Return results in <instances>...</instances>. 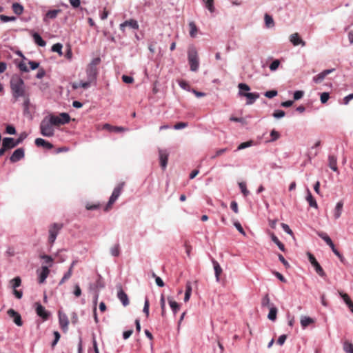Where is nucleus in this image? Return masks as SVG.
I'll return each mask as SVG.
<instances>
[{"mask_svg": "<svg viewBox=\"0 0 353 353\" xmlns=\"http://www.w3.org/2000/svg\"><path fill=\"white\" fill-rule=\"evenodd\" d=\"M188 59L190 64V70L196 72L199 68V60L198 52L195 47L191 46L188 48Z\"/></svg>", "mask_w": 353, "mask_h": 353, "instance_id": "39448f33", "label": "nucleus"}, {"mask_svg": "<svg viewBox=\"0 0 353 353\" xmlns=\"http://www.w3.org/2000/svg\"><path fill=\"white\" fill-rule=\"evenodd\" d=\"M212 263L214 270L216 280L217 282H219L220 274L222 272V268H221L219 263L216 261L212 260Z\"/></svg>", "mask_w": 353, "mask_h": 353, "instance_id": "5701e85b", "label": "nucleus"}, {"mask_svg": "<svg viewBox=\"0 0 353 353\" xmlns=\"http://www.w3.org/2000/svg\"><path fill=\"white\" fill-rule=\"evenodd\" d=\"M190 27V36L192 38H195L198 32V28L194 21H190L189 23Z\"/></svg>", "mask_w": 353, "mask_h": 353, "instance_id": "cd10ccee", "label": "nucleus"}, {"mask_svg": "<svg viewBox=\"0 0 353 353\" xmlns=\"http://www.w3.org/2000/svg\"><path fill=\"white\" fill-rule=\"evenodd\" d=\"M188 126V123L179 122L174 125V130H181Z\"/></svg>", "mask_w": 353, "mask_h": 353, "instance_id": "774afa93", "label": "nucleus"}, {"mask_svg": "<svg viewBox=\"0 0 353 353\" xmlns=\"http://www.w3.org/2000/svg\"><path fill=\"white\" fill-rule=\"evenodd\" d=\"M159 161L161 168L165 170L168 161L169 154L165 150H159Z\"/></svg>", "mask_w": 353, "mask_h": 353, "instance_id": "9b49d317", "label": "nucleus"}, {"mask_svg": "<svg viewBox=\"0 0 353 353\" xmlns=\"http://www.w3.org/2000/svg\"><path fill=\"white\" fill-rule=\"evenodd\" d=\"M32 37L34 39V41L39 46L44 47L46 45V42L42 39L40 34L37 32H33L32 34Z\"/></svg>", "mask_w": 353, "mask_h": 353, "instance_id": "412c9836", "label": "nucleus"}, {"mask_svg": "<svg viewBox=\"0 0 353 353\" xmlns=\"http://www.w3.org/2000/svg\"><path fill=\"white\" fill-rule=\"evenodd\" d=\"M205 3V8L211 12L213 13L215 11L214 6V0H203Z\"/></svg>", "mask_w": 353, "mask_h": 353, "instance_id": "e433bc0d", "label": "nucleus"}, {"mask_svg": "<svg viewBox=\"0 0 353 353\" xmlns=\"http://www.w3.org/2000/svg\"><path fill=\"white\" fill-rule=\"evenodd\" d=\"M40 132L46 137H51L54 134L53 125L46 118L43 119L40 123Z\"/></svg>", "mask_w": 353, "mask_h": 353, "instance_id": "423d86ee", "label": "nucleus"}, {"mask_svg": "<svg viewBox=\"0 0 353 353\" xmlns=\"http://www.w3.org/2000/svg\"><path fill=\"white\" fill-rule=\"evenodd\" d=\"M278 94V92L275 90L267 91L264 93V96L267 98L271 99L276 97Z\"/></svg>", "mask_w": 353, "mask_h": 353, "instance_id": "5fc2aeb1", "label": "nucleus"}, {"mask_svg": "<svg viewBox=\"0 0 353 353\" xmlns=\"http://www.w3.org/2000/svg\"><path fill=\"white\" fill-rule=\"evenodd\" d=\"M25 156L24 150L22 148H17L14 151L10 157V161L12 163H16L22 159Z\"/></svg>", "mask_w": 353, "mask_h": 353, "instance_id": "ddd939ff", "label": "nucleus"}, {"mask_svg": "<svg viewBox=\"0 0 353 353\" xmlns=\"http://www.w3.org/2000/svg\"><path fill=\"white\" fill-rule=\"evenodd\" d=\"M6 132L9 134H14L16 133L15 128L13 125H8L6 128Z\"/></svg>", "mask_w": 353, "mask_h": 353, "instance_id": "338daca9", "label": "nucleus"}, {"mask_svg": "<svg viewBox=\"0 0 353 353\" xmlns=\"http://www.w3.org/2000/svg\"><path fill=\"white\" fill-rule=\"evenodd\" d=\"M270 299L268 294H265L261 301V305L263 307H268L270 305Z\"/></svg>", "mask_w": 353, "mask_h": 353, "instance_id": "4d7b16f0", "label": "nucleus"}, {"mask_svg": "<svg viewBox=\"0 0 353 353\" xmlns=\"http://www.w3.org/2000/svg\"><path fill=\"white\" fill-rule=\"evenodd\" d=\"M271 239L275 244L277 245V246L281 251L285 250V246L283 243H282L274 234H272Z\"/></svg>", "mask_w": 353, "mask_h": 353, "instance_id": "c9c22d12", "label": "nucleus"}, {"mask_svg": "<svg viewBox=\"0 0 353 353\" xmlns=\"http://www.w3.org/2000/svg\"><path fill=\"white\" fill-rule=\"evenodd\" d=\"M59 117L61 119V121L63 122V125L70 122V117L68 113H65V112L61 113L59 114Z\"/></svg>", "mask_w": 353, "mask_h": 353, "instance_id": "ea45409f", "label": "nucleus"}, {"mask_svg": "<svg viewBox=\"0 0 353 353\" xmlns=\"http://www.w3.org/2000/svg\"><path fill=\"white\" fill-rule=\"evenodd\" d=\"M35 145L38 147H43L48 150L53 148V145L42 138H37L34 141Z\"/></svg>", "mask_w": 353, "mask_h": 353, "instance_id": "f3484780", "label": "nucleus"}, {"mask_svg": "<svg viewBox=\"0 0 353 353\" xmlns=\"http://www.w3.org/2000/svg\"><path fill=\"white\" fill-rule=\"evenodd\" d=\"M330 98V94L328 92H323L321 94V102L322 103H325Z\"/></svg>", "mask_w": 353, "mask_h": 353, "instance_id": "680f3d73", "label": "nucleus"}, {"mask_svg": "<svg viewBox=\"0 0 353 353\" xmlns=\"http://www.w3.org/2000/svg\"><path fill=\"white\" fill-rule=\"evenodd\" d=\"M343 203L342 201H339L336 203V207L334 210V216L335 219H337L341 216L343 210Z\"/></svg>", "mask_w": 353, "mask_h": 353, "instance_id": "b1692460", "label": "nucleus"}, {"mask_svg": "<svg viewBox=\"0 0 353 353\" xmlns=\"http://www.w3.org/2000/svg\"><path fill=\"white\" fill-rule=\"evenodd\" d=\"M10 283H11L12 286L14 288V290H15L17 288H18L21 285V280L20 277L17 276V277L14 278L13 279H12L10 281Z\"/></svg>", "mask_w": 353, "mask_h": 353, "instance_id": "37998d69", "label": "nucleus"}, {"mask_svg": "<svg viewBox=\"0 0 353 353\" xmlns=\"http://www.w3.org/2000/svg\"><path fill=\"white\" fill-rule=\"evenodd\" d=\"M276 314H277V308L274 306H272L270 308V312L268 315V318L272 321H274L276 319Z\"/></svg>", "mask_w": 353, "mask_h": 353, "instance_id": "2f4dec72", "label": "nucleus"}, {"mask_svg": "<svg viewBox=\"0 0 353 353\" xmlns=\"http://www.w3.org/2000/svg\"><path fill=\"white\" fill-rule=\"evenodd\" d=\"M285 115V113L283 110H277L276 111L274 112L272 116L275 118V119H281V118H283L284 117Z\"/></svg>", "mask_w": 353, "mask_h": 353, "instance_id": "3c124183", "label": "nucleus"}, {"mask_svg": "<svg viewBox=\"0 0 353 353\" xmlns=\"http://www.w3.org/2000/svg\"><path fill=\"white\" fill-rule=\"evenodd\" d=\"M50 273V270L48 266H42L41 271L39 276V283H43L46 281L48 274Z\"/></svg>", "mask_w": 353, "mask_h": 353, "instance_id": "aec40b11", "label": "nucleus"}, {"mask_svg": "<svg viewBox=\"0 0 353 353\" xmlns=\"http://www.w3.org/2000/svg\"><path fill=\"white\" fill-rule=\"evenodd\" d=\"M290 41L295 46L299 45L305 46L306 45L305 42L300 38L299 34L296 32L290 36Z\"/></svg>", "mask_w": 353, "mask_h": 353, "instance_id": "dca6fc26", "label": "nucleus"}, {"mask_svg": "<svg viewBox=\"0 0 353 353\" xmlns=\"http://www.w3.org/2000/svg\"><path fill=\"white\" fill-rule=\"evenodd\" d=\"M239 186L244 196H248L250 192L247 190L246 184L244 182L239 183Z\"/></svg>", "mask_w": 353, "mask_h": 353, "instance_id": "864d4df0", "label": "nucleus"}, {"mask_svg": "<svg viewBox=\"0 0 353 353\" xmlns=\"http://www.w3.org/2000/svg\"><path fill=\"white\" fill-rule=\"evenodd\" d=\"M192 293V286L190 282L186 284V289L184 296V301L187 302L189 301Z\"/></svg>", "mask_w": 353, "mask_h": 353, "instance_id": "f704fd0d", "label": "nucleus"}, {"mask_svg": "<svg viewBox=\"0 0 353 353\" xmlns=\"http://www.w3.org/2000/svg\"><path fill=\"white\" fill-rule=\"evenodd\" d=\"M123 187V183H120L113 190V192L112 193V195L110 196L109 201L105 208V211L109 210V209L111 208V206L113 205V203L117 200L119 196H120L122 189Z\"/></svg>", "mask_w": 353, "mask_h": 353, "instance_id": "6e6552de", "label": "nucleus"}, {"mask_svg": "<svg viewBox=\"0 0 353 353\" xmlns=\"http://www.w3.org/2000/svg\"><path fill=\"white\" fill-rule=\"evenodd\" d=\"M62 227H63L62 224L56 223L50 225L49 230H48V233H49L48 242L51 245H52L53 243H54V241L57 239V236L58 234L59 233V231L61 230Z\"/></svg>", "mask_w": 353, "mask_h": 353, "instance_id": "0eeeda50", "label": "nucleus"}, {"mask_svg": "<svg viewBox=\"0 0 353 353\" xmlns=\"http://www.w3.org/2000/svg\"><path fill=\"white\" fill-rule=\"evenodd\" d=\"M12 8L13 12L17 15H21L24 10L23 6L21 3L17 2L12 3Z\"/></svg>", "mask_w": 353, "mask_h": 353, "instance_id": "393cba45", "label": "nucleus"}, {"mask_svg": "<svg viewBox=\"0 0 353 353\" xmlns=\"http://www.w3.org/2000/svg\"><path fill=\"white\" fill-rule=\"evenodd\" d=\"M306 201L308 202L309 205L312 208H317L318 205L315 199L312 195L309 189L307 190Z\"/></svg>", "mask_w": 353, "mask_h": 353, "instance_id": "4be33fe9", "label": "nucleus"}, {"mask_svg": "<svg viewBox=\"0 0 353 353\" xmlns=\"http://www.w3.org/2000/svg\"><path fill=\"white\" fill-rule=\"evenodd\" d=\"M117 297L119 301L122 303L123 306H127L129 305V299L127 294L121 289L117 292Z\"/></svg>", "mask_w": 353, "mask_h": 353, "instance_id": "6ab92c4d", "label": "nucleus"}, {"mask_svg": "<svg viewBox=\"0 0 353 353\" xmlns=\"http://www.w3.org/2000/svg\"><path fill=\"white\" fill-rule=\"evenodd\" d=\"M270 136H271V139L269 141L270 142H273V141H276L277 139H279L280 137V134L279 132H277L276 130H272L271 132H270Z\"/></svg>", "mask_w": 353, "mask_h": 353, "instance_id": "a18cd8bd", "label": "nucleus"}, {"mask_svg": "<svg viewBox=\"0 0 353 353\" xmlns=\"http://www.w3.org/2000/svg\"><path fill=\"white\" fill-rule=\"evenodd\" d=\"M125 24L126 26H128L134 30H138L139 27L138 22L134 19L127 20L125 21Z\"/></svg>", "mask_w": 353, "mask_h": 353, "instance_id": "72a5a7b5", "label": "nucleus"}, {"mask_svg": "<svg viewBox=\"0 0 353 353\" xmlns=\"http://www.w3.org/2000/svg\"><path fill=\"white\" fill-rule=\"evenodd\" d=\"M72 272L71 270H68L67 272H65L62 277V279L60 280L59 285H61L63 284L66 281H68L72 276Z\"/></svg>", "mask_w": 353, "mask_h": 353, "instance_id": "a19ab883", "label": "nucleus"}, {"mask_svg": "<svg viewBox=\"0 0 353 353\" xmlns=\"http://www.w3.org/2000/svg\"><path fill=\"white\" fill-rule=\"evenodd\" d=\"M21 97L24 99V101L23 103L24 109L28 110L29 108V105H30L29 94H26V97Z\"/></svg>", "mask_w": 353, "mask_h": 353, "instance_id": "69168bd1", "label": "nucleus"}, {"mask_svg": "<svg viewBox=\"0 0 353 353\" xmlns=\"http://www.w3.org/2000/svg\"><path fill=\"white\" fill-rule=\"evenodd\" d=\"M328 165L332 171L339 173V170L337 167V158L336 156L332 154L329 155Z\"/></svg>", "mask_w": 353, "mask_h": 353, "instance_id": "a211bd4d", "label": "nucleus"}, {"mask_svg": "<svg viewBox=\"0 0 353 353\" xmlns=\"http://www.w3.org/2000/svg\"><path fill=\"white\" fill-rule=\"evenodd\" d=\"M0 19L2 22L6 23L9 21H14L17 18L15 17H8L3 14L0 15Z\"/></svg>", "mask_w": 353, "mask_h": 353, "instance_id": "49530a36", "label": "nucleus"}, {"mask_svg": "<svg viewBox=\"0 0 353 353\" xmlns=\"http://www.w3.org/2000/svg\"><path fill=\"white\" fill-rule=\"evenodd\" d=\"M100 59L99 58L92 60L86 69V81L83 82L88 83V88H90L92 84H95L97 82L98 74L97 65Z\"/></svg>", "mask_w": 353, "mask_h": 353, "instance_id": "f03ea898", "label": "nucleus"}, {"mask_svg": "<svg viewBox=\"0 0 353 353\" xmlns=\"http://www.w3.org/2000/svg\"><path fill=\"white\" fill-rule=\"evenodd\" d=\"M149 307H150L149 300L146 297L145 299V301H144V306H143V313L145 314L147 317L149 316Z\"/></svg>", "mask_w": 353, "mask_h": 353, "instance_id": "8fccbe9b", "label": "nucleus"}, {"mask_svg": "<svg viewBox=\"0 0 353 353\" xmlns=\"http://www.w3.org/2000/svg\"><path fill=\"white\" fill-rule=\"evenodd\" d=\"M252 145V141L243 142L238 146L237 150H241L245 149L246 148L251 146Z\"/></svg>", "mask_w": 353, "mask_h": 353, "instance_id": "13d9d810", "label": "nucleus"}, {"mask_svg": "<svg viewBox=\"0 0 353 353\" xmlns=\"http://www.w3.org/2000/svg\"><path fill=\"white\" fill-rule=\"evenodd\" d=\"M265 23L268 27H270L271 26L274 25V20L270 15L265 14Z\"/></svg>", "mask_w": 353, "mask_h": 353, "instance_id": "09e8293b", "label": "nucleus"}, {"mask_svg": "<svg viewBox=\"0 0 353 353\" xmlns=\"http://www.w3.org/2000/svg\"><path fill=\"white\" fill-rule=\"evenodd\" d=\"M35 306L37 315L41 317L43 320H47L49 318L50 313L39 303H36Z\"/></svg>", "mask_w": 353, "mask_h": 353, "instance_id": "9d476101", "label": "nucleus"}, {"mask_svg": "<svg viewBox=\"0 0 353 353\" xmlns=\"http://www.w3.org/2000/svg\"><path fill=\"white\" fill-rule=\"evenodd\" d=\"M343 350L346 353H353V344L345 341L343 344Z\"/></svg>", "mask_w": 353, "mask_h": 353, "instance_id": "c03bdc74", "label": "nucleus"}, {"mask_svg": "<svg viewBox=\"0 0 353 353\" xmlns=\"http://www.w3.org/2000/svg\"><path fill=\"white\" fill-rule=\"evenodd\" d=\"M160 304H161V315L163 316H164L165 314V299H164L163 295H161V297L160 299Z\"/></svg>", "mask_w": 353, "mask_h": 353, "instance_id": "bf43d9fd", "label": "nucleus"}, {"mask_svg": "<svg viewBox=\"0 0 353 353\" xmlns=\"http://www.w3.org/2000/svg\"><path fill=\"white\" fill-rule=\"evenodd\" d=\"M339 295L343 299L344 302L347 304V305L352 303L347 294L340 292Z\"/></svg>", "mask_w": 353, "mask_h": 353, "instance_id": "de8ad7c7", "label": "nucleus"}, {"mask_svg": "<svg viewBox=\"0 0 353 353\" xmlns=\"http://www.w3.org/2000/svg\"><path fill=\"white\" fill-rule=\"evenodd\" d=\"M60 12H61V10L59 9L49 10L46 14V17H44L43 21H46V18H49V19H55L57 17L58 13Z\"/></svg>", "mask_w": 353, "mask_h": 353, "instance_id": "7c9ffc66", "label": "nucleus"}, {"mask_svg": "<svg viewBox=\"0 0 353 353\" xmlns=\"http://www.w3.org/2000/svg\"><path fill=\"white\" fill-rule=\"evenodd\" d=\"M307 255L308 256V260L312 264V265L314 268L316 272L321 277H323L325 276V273L324 270H323L322 267L320 265V264L318 263V261L316 260L314 256L311 254L310 252H307Z\"/></svg>", "mask_w": 353, "mask_h": 353, "instance_id": "1a4fd4ad", "label": "nucleus"}, {"mask_svg": "<svg viewBox=\"0 0 353 353\" xmlns=\"http://www.w3.org/2000/svg\"><path fill=\"white\" fill-rule=\"evenodd\" d=\"M317 235L321 238L327 245L331 243L332 239H330V237L325 233V232H317Z\"/></svg>", "mask_w": 353, "mask_h": 353, "instance_id": "4c0bfd02", "label": "nucleus"}, {"mask_svg": "<svg viewBox=\"0 0 353 353\" xmlns=\"http://www.w3.org/2000/svg\"><path fill=\"white\" fill-rule=\"evenodd\" d=\"M334 70H335L334 68L325 70L323 72H321L319 74H318L317 75L314 76L313 77V81L316 83H321V82H322L323 81V79L325 78V77L327 75L330 74V73H332Z\"/></svg>", "mask_w": 353, "mask_h": 353, "instance_id": "2eb2a0df", "label": "nucleus"}, {"mask_svg": "<svg viewBox=\"0 0 353 353\" xmlns=\"http://www.w3.org/2000/svg\"><path fill=\"white\" fill-rule=\"evenodd\" d=\"M72 88L74 90H77L79 88H82L83 89H88V83H85L83 82V81H81L80 82H73L72 83Z\"/></svg>", "mask_w": 353, "mask_h": 353, "instance_id": "473e14b6", "label": "nucleus"}, {"mask_svg": "<svg viewBox=\"0 0 353 353\" xmlns=\"http://www.w3.org/2000/svg\"><path fill=\"white\" fill-rule=\"evenodd\" d=\"M41 258L44 260L46 263L50 264V265H49L50 267H52V263L53 262V259L52 256H50L49 255L43 254V255L41 256Z\"/></svg>", "mask_w": 353, "mask_h": 353, "instance_id": "6e6d98bb", "label": "nucleus"}, {"mask_svg": "<svg viewBox=\"0 0 353 353\" xmlns=\"http://www.w3.org/2000/svg\"><path fill=\"white\" fill-rule=\"evenodd\" d=\"M26 137L27 134L26 132H23L20 134L16 142L14 143L13 141V138L12 137L3 138L2 141V147L0 148V157L4 154L7 150L14 148V147L17 146L21 143H22Z\"/></svg>", "mask_w": 353, "mask_h": 353, "instance_id": "7ed1b4c3", "label": "nucleus"}, {"mask_svg": "<svg viewBox=\"0 0 353 353\" xmlns=\"http://www.w3.org/2000/svg\"><path fill=\"white\" fill-rule=\"evenodd\" d=\"M110 253L113 256H118L120 254L119 245L116 244L110 248Z\"/></svg>", "mask_w": 353, "mask_h": 353, "instance_id": "79ce46f5", "label": "nucleus"}, {"mask_svg": "<svg viewBox=\"0 0 353 353\" xmlns=\"http://www.w3.org/2000/svg\"><path fill=\"white\" fill-rule=\"evenodd\" d=\"M48 121L51 123L52 125H63V122L61 121L59 116L50 115Z\"/></svg>", "mask_w": 353, "mask_h": 353, "instance_id": "c756f323", "label": "nucleus"}, {"mask_svg": "<svg viewBox=\"0 0 353 353\" xmlns=\"http://www.w3.org/2000/svg\"><path fill=\"white\" fill-rule=\"evenodd\" d=\"M63 46L60 43H57L52 46V51L57 52L60 56L63 54L62 52Z\"/></svg>", "mask_w": 353, "mask_h": 353, "instance_id": "58836bf2", "label": "nucleus"}, {"mask_svg": "<svg viewBox=\"0 0 353 353\" xmlns=\"http://www.w3.org/2000/svg\"><path fill=\"white\" fill-rule=\"evenodd\" d=\"M59 322L63 331L66 332L68 328L69 320L68 316L61 311H59Z\"/></svg>", "mask_w": 353, "mask_h": 353, "instance_id": "f8f14e48", "label": "nucleus"}, {"mask_svg": "<svg viewBox=\"0 0 353 353\" xmlns=\"http://www.w3.org/2000/svg\"><path fill=\"white\" fill-rule=\"evenodd\" d=\"M168 301L174 314H176L180 308L179 303L174 301L171 297H168Z\"/></svg>", "mask_w": 353, "mask_h": 353, "instance_id": "a878e982", "label": "nucleus"}, {"mask_svg": "<svg viewBox=\"0 0 353 353\" xmlns=\"http://www.w3.org/2000/svg\"><path fill=\"white\" fill-rule=\"evenodd\" d=\"M7 313L10 318L13 319V321L17 325L21 326L23 325L21 316L17 312L13 309H9Z\"/></svg>", "mask_w": 353, "mask_h": 353, "instance_id": "4468645a", "label": "nucleus"}, {"mask_svg": "<svg viewBox=\"0 0 353 353\" xmlns=\"http://www.w3.org/2000/svg\"><path fill=\"white\" fill-rule=\"evenodd\" d=\"M152 276L155 278L156 284L159 287L164 286V282L159 276H157L154 273L152 274Z\"/></svg>", "mask_w": 353, "mask_h": 353, "instance_id": "0e129e2a", "label": "nucleus"}, {"mask_svg": "<svg viewBox=\"0 0 353 353\" xmlns=\"http://www.w3.org/2000/svg\"><path fill=\"white\" fill-rule=\"evenodd\" d=\"M238 88L239 89V95L240 97H246L247 105H252L253 104L256 99H258L260 97V94L258 92H245L243 91H250V87L244 83H240L238 85Z\"/></svg>", "mask_w": 353, "mask_h": 353, "instance_id": "20e7f679", "label": "nucleus"}, {"mask_svg": "<svg viewBox=\"0 0 353 353\" xmlns=\"http://www.w3.org/2000/svg\"><path fill=\"white\" fill-rule=\"evenodd\" d=\"M313 322H314L313 319L310 317L303 316H301V325L303 328L306 327L307 326H308Z\"/></svg>", "mask_w": 353, "mask_h": 353, "instance_id": "c85d7f7f", "label": "nucleus"}, {"mask_svg": "<svg viewBox=\"0 0 353 353\" xmlns=\"http://www.w3.org/2000/svg\"><path fill=\"white\" fill-rule=\"evenodd\" d=\"M10 84L12 95L16 100L21 97H26L28 94L25 82L19 75H13L10 79Z\"/></svg>", "mask_w": 353, "mask_h": 353, "instance_id": "f257e3e1", "label": "nucleus"}, {"mask_svg": "<svg viewBox=\"0 0 353 353\" xmlns=\"http://www.w3.org/2000/svg\"><path fill=\"white\" fill-rule=\"evenodd\" d=\"M304 95V92L301 90H297L294 92V99L297 101L301 99Z\"/></svg>", "mask_w": 353, "mask_h": 353, "instance_id": "e2e57ef3", "label": "nucleus"}, {"mask_svg": "<svg viewBox=\"0 0 353 353\" xmlns=\"http://www.w3.org/2000/svg\"><path fill=\"white\" fill-rule=\"evenodd\" d=\"M179 86L183 89V90H188V91H190V87L188 84V82H186L185 81H180L179 82Z\"/></svg>", "mask_w": 353, "mask_h": 353, "instance_id": "052dcab7", "label": "nucleus"}, {"mask_svg": "<svg viewBox=\"0 0 353 353\" xmlns=\"http://www.w3.org/2000/svg\"><path fill=\"white\" fill-rule=\"evenodd\" d=\"M279 65H280V61L278 59H275L270 65V70L271 71H275L276 70H277Z\"/></svg>", "mask_w": 353, "mask_h": 353, "instance_id": "603ef678", "label": "nucleus"}, {"mask_svg": "<svg viewBox=\"0 0 353 353\" xmlns=\"http://www.w3.org/2000/svg\"><path fill=\"white\" fill-rule=\"evenodd\" d=\"M103 129H106L109 131H114L116 132H123L125 130V129L123 127L112 126L111 125H110L108 123H105L103 125Z\"/></svg>", "mask_w": 353, "mask_h": 353, "instance_id": "bb28decb", "label": "nucleus"}]
</instances>
